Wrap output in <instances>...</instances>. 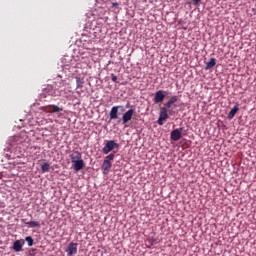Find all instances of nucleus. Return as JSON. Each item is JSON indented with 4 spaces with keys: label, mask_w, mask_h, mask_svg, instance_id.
<instances>
[{
    "label": "nucleus",
    "mask_w": 256,
    "mask_h": 256,
    "mask_svg": "<svg viewBox=\"0 0 256 256\" xmlns=\"http://www.w3.org/2000/svg\"><path fill=\"white\" fill-rule=\"evenodd\" d=\"M21 143H23V138L16 135L8 139L6 147L4 148V155L8 159H19L23 155V150L21 149Z\"/></svg>",
    "instance_id": "nucleus-1"
},
{
    "label": "nucleus",
    "mask_w": 256,
    "mask_h": 256,
    "mask_svg": "<svg viewBox=\"0 0 256 256\" xmlns=\"http://www.w3.org/2000/svg\"><path fill=\"white\" fill-rule=\"evenodd\" d=\"M62 63H63V69L69 70L70 73H75V60L71 59L69 56H64L62 58Z\"/></svg>",
    "instance_id": "nucleus-2"
},
{
    "label": "nucleus",
    "mask_w": 256,
    "mask_h": 256,
    "mask_svg": "<svg viewBox=\"0 0 256 256\" xmlns=\"http://www.w3.org/2000/svg\"><path fill=\"white\" fill-rule=\"evenodd\" d=\"M114 149H119V143H116L115 140H108L102 148V153H104V155H109Z\"/></svg>",
    "instance_id": "nucleus-3"
},
{
    "label": "nucleus",
    "mask_w": 256,
    "mask_h": 256,
    "mask_svg": "<svg viewBox=\"0 0 256 256\" xmlns=\"http://www.w3.org/2000/svg\"><path fill=\"white\" fill-rule=\"evenodd\" d=\"M41 111L44 113H61L63 111V107H59L57 105H46L41 107Z\"/></svg>",
    "instance_id": "nucleus-4"
},
{
    "label": "nucleus",
    "mask_w": 256,
    "mask_h": 256,
    "mask_svg": "<svg viewBox=\"0 0 256 256\" xmlns=\"http://www.w3.org/2000/svg\"><path fill=\"white\" fill-rule=\"evenodd\" d=\"M119 109L123 112L125 111V107L123 106H113L110 110L109 117L110 121H113L115 119H119Z\"/></svg>",
    "instance_id": "nucleus-5"
},
{
    "label": "nucleus",
    "mask_w": 256,
    "mask_h": 256,
    "mask_svg": "<svg viewBox=\"0 0 256 256\" xmlns=\"http://www.w3.org/2000/svg\"><path fill=\"white\" fill-rule=\"evenodd\" d=\"M167 94L166 91L164 90H158L155 94H154V103H163V101H165V95Z\"/></svg>",
    "instance_id": "nucleus-6"
},
{
    "label": "nucleus",
    "mask_w": 256,
    "mask_h": 256,
    "mask_svg": "<svg viewBox=\"0 0 256 256\" xmlns=\"http://www.w3.org/2000/svg\"><path fill=\"white\" fill-rule=\"evenodd\" d=\"M79 246V244L74 243V242H70L68 244V247L66 248V253L67 256H73V255H77V247Z\"/></svg>",
    "instance_id": "nucleus-7"
},
{
    "label": "nucleus",
    "mask_w": 256,
    "mask_h": 256,
    "mask_svg": "<svg viewBox=\"0 0 256 256\" xmlns=\"http://www.w3.org/2000/svg\"><path fill=\"white\" fill-rule=\"evenodd\" d=\"M169 119V114L167 113V108L162 107L160 110V115L157 120V123L161 126L163 125V121H167Z\"/></svg>",
    "instance_id": "nucleus-8"
},
{
    "label": "nucleus",
    "mask_w": 256,
    "mask_h": 256,
    "mask_svg": "<svg viewBox=\"0 0 256 256\" xmlns=\"http://www.w3.org/2000/svg\"><path fill=\"white\" fill-rule=\"evenodd\" d=\"M134 113H135V110L129 109L128 111H126L123 114V116H122V123H123V125L129 123V121H131V119H133Z\"/></svg>",
    "instance_id": "nucleus-9"
},
{
    "label": "nucleus",
    "mask_w": 256,
    "mask_h": 256,
    "mask_svg": "<svg viewBox=\"0 0 256 256\" xmlns=\"http://www.w3.org/2000/svg\"><path fill=\"white\" fill-rule=\"evenodd\" d=\"M84 167H85V161H83V159L78 160L76 162H72V169L76 173H79V171H81Z\"/></svg>",
    "instance_id": "nucleus-10"
},
{
    "label": "nucleus",
    "mask_w": 256,
    "mask_h": 256,
    "mask_svg": "<svg viewBox=\"0 0 256 256\" xmlns=\"http://www.w3.org/2000/svg\"><path fill=\"white\" fill-rule=\"evenodd\" d=\"M25 245V241L23 240H16L13 243L12 249L16 252L19 253L23 251V246Z\"/></svg>",
    "instance_id": "nucleus-11"
},
{
    "label": "nucleus",
    "mask_w": 256,
    "mask_h": 256,
    "mask_svg": "<svg viewBox=\"0 0 256 256\" xmlns=\"http://www.w3.org/2000/svg\"><path fill=\"white\" fill-rule=\"evenodd\" d=\"M171 141H179L181 139V130L179 128L174 129L170 134Z\"/></svg>",
    "instance_id": "nucleus-12"
},
{
    "label": "nucleus",
    "mask_w": 256,
    "mask_h": 256,
    "mask_svg": "<svg viewBox=\"0 0 256 256\" xmlns=\"http://www.w3.org/2000/svg\"><path fill=\"white\" fill-rule=\"evenodd\" d=\"M71 163H75L76 161H81L83 159V156L81 152L74 151L72 154H70Z\"/></svg>",
    "instance_id": "nucleus-13"
},
{
    "label": "nucleus",
    "mask_w": 256,
    "mask_h": 256,
    "mask_svg": "<svg viewBox=\"0 0 256 256\" xmlns=\"http://www.w3.org/2000/svg\"><path fill=\"white\" fill-rule=\"evenodd\" d=\"M111 167H113V164L108 161H103L102 163V171L104 175H107L109 171H111Z\"/></svg>",
    "instance_id": "nucleus-14"
},
{
    "label": "nucleus",
    "mask_w": 256,
    "mask_h": 256,
    "mask_svg": "<svg viewBox=\"0 0 256 256\" xmlns=\"http://www.w3.org/2000/svg\"><path fill=\"white\" fill-rule=\"evenodd\" d=\"M177 96H172L168 100V102L164 105V109H171V107L174 105V103H177Z\"/></svg>",
    "instance_id": "nucleus-15"
},
{
    "label": "nucleus",
    "mask_w": 256,
    "mask_h": 256,
    "mask_svg": "<svg viewBox=\"0 0 256 256\" xmlns=\"http://www.w3.org/2000/svg\"><path fill=\"white\" fill-rule=\"evenodd\" d=\"M237 111H239V104L235 105L230 112L228 113L227 119H229V121H231V119H233V117H235V115H237Z\"/></svg>",
    "instance_id": "nucleus-16"
},
{
    "label": "nucleus",
    "mask_w": 256,
    "mask_h": 256,
    "mask_svg": "<svg viewBox=\"0 0 256 256\" xmlns=\"http://www.w3.org/2000/svg\"><path fill=\"white\" fill-rule=\"evenodd\" d=\"M215 65H217V59L215 58H211L205 66L206 71H209V69H213V67H215Z\"/></svg>",
    "instance_id": "nucleus-17"
},
{
    "label": "nucleus",
    "mask_w": 256,
    "mask_h": 256,
    "mask_svg": "<svg viewBox=\"0 0 256 256\" xmlns=\"http://www.w3.org/2000/svg\"><path fill=\"white\" fill-rule=\"evenodd\" d=\"M25 225H27L30 229H35V227H41V224L37 221L25 222Z\"/></svg>",
    "instance_id": "nucleus-18"
},
{
    "label": "nucleus",
    "mask_w": 256,
    "mask_h": 256,
    "mask_svg": "<svg viewBox=\"0 0 256 256\" xmlns=\"http://www.w3.org/2000/svg\"><path fill=\"white\" fill-rule=\"evenodd\" d=\"M85 83V81H83V78H76V87L77 89H81L83 87V84Z\"/></svg>",
    "instance_id": "nucleus-19"
},
{
    "label": "nucleus",
    "mask_w": 256,
    "mask_h": 256,
    "mask_svg": "<svg viewBox=\"0 0 256 256\" xmlns=\"http://www.w3.org/2000/svg\"><path fill=\"white\" fill-rule=\"evenodd\" d=\"M49 168H50L49 163L45 162L44 164H42L41 166L42 173H49Z\"/></svg>",
    "instance_id": "nucleus-20"
},
{
    "label": "nucleus",
    "mask_w": 256,
    "mask_h": 256,
    "mask_svg": "<svg viewBox=\"0 0 256 256\" xmlns=\"http://www.w3.org/2000/svg\"><path fill=\"white\" fill-rule=\"evenodd\" d=\"M113 159H115V154L114 153H110L109 155H107L104 159V161H107L108 163H111V161H113Z\"/></svg>",
    "instance_id": "nucleus-21"
},
{
    "label": "nucleus",
    "mask_w": 256,
    "mask_h": 256,
    "mask_svg": "<svg viewBox=\"0 0 256 256\" xmlns=\"http://www.w3.org/2000/svg\"><path fill=\"white\" fill-rule=\"evenodd\" d=\"M25 241L28 243V247H33V243H34L33 237L27 236L25 238Z\"/></svg>",
    "instance_id": "nucleus-22"
},
{
    "label": "nucleus",
    "mask_w": 256,
    "mask_h": 256,
    "mask_svg": "<svg viewBox=\"0 0 256 256\" xmlns=\"http://www.w3.org/2000/svg\"><path fill=\"white\" fill-rule=\"evenodd\" d=\"M112 8H113V9H117V10L119 11V3L113 2V3H112Z\"/></svg>",
    "instance_id": "nucleus-23"
},
{
    "label": "nucleus",
    "mask_w": 256,
    "mask_h": 256,
    "mask_svg": "<svg viewBox=\"0 0 256 256\" xmlns=\"http://www.w3.org/2000/svg\"><path fill=\"white\" fill-rule=\"evenodd\" d=\"M111 80L113 83H117V76L115 74H111Z\"/></svg>",
    "instance_id": "nucleus-24"
},
{
    "label": "nucleus",
    "mask_w": 256,
    "mask_h": 256,
    "mask_svg": "<svg viewBox=\"0 0 256 256\" xmlns=\"http://www.w3.org/2000/svg\"><path fill=\"white\" fill-rule=\"evenodd\" d=\"M5 207V202L0 200V209H3Z\"/></svg>",
    "instance_id": "nucleus-25"
},
{
    "label": "nucleus",
    "mask_w": 256,
    "mask_h": 256,
    "mask_svg": "<svg viewBox=\"0 0 256 256\" xmlns=\"http://www.w3.org/2000/svg\"><path fill=\"white\" fill-rule=\"evenodd\" d=\"M193 3H194L195 5H199V3H201V0H193Z\"/></svg>",
    "instance_id": "nucleus-26"
}]
</instances>
